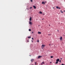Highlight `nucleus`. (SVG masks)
Segmentation results:
<instances>
[{
  "label": "nucleus",
  "mask_w": 65,
  "mask_h": 65,
  "mask_svg": "<svg viewBox=\"0 0 65 65\" xmlns=\"http://www.w3.org/2000/svg\"><path fill=\"white\" fill-rule=\"evenodd\" d=\"M45 45H42L41 46V48L42 49H43V48L45 46Z\"/></svg>",
  "instance_id": "obj_1"
},
{
  "label": "nucleus",
  "mask_w": 65,
  "mask_h": 65,
  "mask_svg": "<svg viewBox=\"0 0 65 65\" xmlns=\"http://www.w3.org/2000/svg\"><path fill=\"white\" fill-rule=\"evenodd\" d=\"M60 61V59H57L56 60V62H59Z\"/></svg>",
  "instance_id": "obj_2"
},
{
  "label": "nucleus",
  "mask_w": 65,
  "mask_h": 65,
  "mask_svg": "<svg viewBox=\"0 0 65 65\" xmlns=\"http://www.w3.org/2000/svg\"><path fill=\"white\" fill-rule=\"evenodd\" d=\"M29 24L30 25H32V22H31L30 21H29Z\"/></svg>",
  "instance_id": "obj_3"
},
{
  "label": "nucleus",
  "mask_w": 65,
  "mask_h": 65,
  "mask_svg": "<svg viewBox=\"0 0 65 65\" xmlns=\"http://www.w3.org/2000/svg\"><path fill=\"white\" fill-rule=\"evenodd\" d=\"M42 57V56H39L38 57V59L40 58H41V57Z\"/></svg>",
  "instance_id": "obj_4"
},
{
  "label": "nucleus",
  "mask_w": 65,
  "mask_h": 65,
  "mask_svg": "<svg viewBox=\"0 0 65 65\" xmlns=\"http://www.w3.org/2000/svg\"><path fill=\"white\" fill-rule=\"evenodd\" d=\"M62 37H61L60 38V40H62Z\"/></svg>",
  "instance_id": "obj_5"
},
{
  "label": "nucleus",
  "mask_w": 65,
  "mask_h": 65,
  "mask_svg": "<svg viewBox=\"0 0 65 65\" xmlns=\"http://www.w3.org/2000/svg\"><path fill=\"white\" fill-rule=\"evenodd\" d=\"M34 59H32L31 60V62H33V61H34Z\"/></svg>",
  "instance_id": "obj_6"
},
{
  "label": "nucleus",
  "mask_w": 65,
  "mask_h": 65,
  "mask_svg": "<svg viewBox=\"0 0 65 65\" xmlns=\"http://www.w3.org/2000/svg\"><path fill=\"white\" fill-rule=\"evenodd\" d=\"M33 7L35 9L36 8V6H33Z\"/></svg>",
  "instance_id": "obj_7"
},
{
  "label": "nucleus",
  "mask_w": 65,
  "mask_h": 65,
  "mask_svg": "<svg viewBox=\"0 0 65 65\" xmlns=\"http://www.w3.org/2000/svg\"><path fill=\"white\" fill-rule=\"evenodd\" d=\"M45 4V3H44V2L43 1L42 2V4Z\"/></svg>",
  "instance_id": "obj_8"
},
{
  "label": "nucleus",
  "mask_w": 65,
  "mask_h": 65,
  "mask_svg": "<svg viewBox=\"0 0 65 65\" xmlns=\"http://www.w3.org/2000/svg\"><path fill=\"white\" fill-rule=\"evenodd\" d=\"M31 20H32V18L31 17H30L29 19V20L30 21H31Z\"/></svg>",
  "instance_id": "obj_9"
},
{
  "label": "nucleus",
  "mask_w": 65,
  "mask_h": 65,
  "mask_svg": "<svg viewBox=\"0 0 65 65\" xmlns=\"http://www.w3.org/2000/svg\"><path fill=\"white\" fill-rule=\"evenodd\" d=\"M38 34H41V32H40L39 31L38 32Z\"/></svg>",
  "instance_id": "obj_10"
},
{
  "label": "nucleus",
  "mask_w": 65,
  "mask_h": 65,
  "mask_svg": "<svg viewBox=\"0 0 65 65\" xmlns=\"http://www.w3.org/2000/svg\"><path fill=\"white\" fill-rule=\"evenodd\" d=\"M56 8H57V9H59V7L56 6Z\"/></svg>",
  "instance_id": "obj_11"
},
{
  "label": "nucleus",
  "mask_w": 65,
  "mask_h": 65,
  "mask_svg": "<svg viewBox=\"0 0 65 65\" xmlns=\"http://www.w3.org/2000/svg\"><path fill=\"white\" fill-rule=\"evenodd\" d=\"M44 62H42V63H41V65H42V64H44Z\"/></svg>",
  "instance_id": "obj_12"
},
{
  "label": "nucleus",
  "mask_w": 65,
  "mask_h": 65,
  "mask_svg": "<svg viewBox=\"0 0 65 65\" xmlns=\"http://www.w3.org/2000/svg\"><path fill=\"white\" fill-rule=\"evenodd\" d=\"M42 12H41V11H40V14H42Z\"/></svg>",
  "instance_id": "obj_13"
},
{
  "label": "nucleus",
  "mask_w": 65,
  "mask_h": 65,
  "mask_svg": "<svg viewBox=\"0 0 65 65\" xmlns=\"http://www.w3.org/2000/svg\"><path fill=\"white\" fill-rule=\"evenodd\" d=\"M55 64H58V62L56 61V62L55 63Z\"/></svg>",
  "instance_id": "obj_14"
},
{
  "label": "nucleus",
  "mask_w": 65,
  "mask_h": 65,
  "mask_svg": "<svg viewBox=\"0 0 65 65\" xmlns=\"http://www.w3.org/2000/svg\"><path fill=\"white\" fill-rule=\"evenodd\" d=\"M31 36H29L28 37V38H31Z\"/></svg>",
  "instance_id": "obj_15"
},
{
  "label": "nucleus",
  "mask_w": 65,
  "mask_h": 65,
  "mask_svg": "<svg viewBox=\"0 0 65 65\" xmlns=\"http://www.w3.org/2000/svg\"><path fill=\"white\" fill-rule=\"evenodd\" d=\"M51 58H53V56H51Z\"/></svg>",
  "instance_id": "obj_16"
},
{
  "label": "nucleus",
  "mask_w": 65,
  "mask_h": 65,
  "mask_svg": "<svg viewBox=\"0 0 65 65\" xmlns=\"http://www.w3.org/2000/svg\"><path fill=\"white\" fill-rule=\"evenodd\" d=\"M31 29H29V31H31Z\"/></svg>",
  "instance_id": "obj_17"
},
{
  "label": "nucleus",
  "mask_w": 65,
  "mask_h": 65,
  "mask_svg": "<svg viewBox=\"0 0 65 65\" xmlns=\"http://www.w3.org/2000/svg\"><path fill=\"white\" fill-rule=\"evenodd\" d=\"M30 1L31 2H33V1H32V0H30Z\"/></svg>",
  "instance_id": "obj_18"
},
{
  "label": "nucleus",
  "mask_w": 65,
  "mask_h": 65,
  "mask_svg": "<svg viewBox=\"0 0 65 65\" xmlns=\"http://www.w3.org/2000/svg\"><path fill=\"white\" fill-rule=\"evenodd\" d=\"M37 42H39V40H38L37 41Z\"/></svg>",
  "instance_id": "obj_19"
},
{
  "label": "nucleus",
  "mask_w": 65,
  "mask_h": 65,
  "mask_svg": "<svg viewBox=\"0 0 65 65\" xmlns=\"http://www.w3.org/2000/svg\"><path fill=\"white\" fill-rule=\"evenodd\" d=\"M30 8V9H32V7H31Z\"/></svg>",
  "instance_id": "obj_20"
},
{
  "label": "nucleus",
  "mask_w": 65,
  "mask_h": 65,
  "mask_svg": "<svg viewBox=\"0 0 65 65\" xmlns=\"http://www.w3.org/2000/svg\"><path fill=\"white\" fill-rule=\"evenodd\" d=\"M61 8L60 7L58 8V9H60Z\"/></svg>",
  "instance_id": "obj_21"
},
{
  "label": "nucleus",
  "mask_w": 65,
  "mask_h": 65,
  "mask_svg": "<svg viewBox=\"0 0 65 65\" xmlns=\"http://www.w3.org/2000/svg\"><path fill=\"white\" fill-rule=\"evenodd\" d=\"M27 41L28 42H29V40H27Z\"/></svg>",
  "instance_id": "obj_22"
},
{
  "label": "nucleus",
  "mask_w": 65,
  "mask_h": 65,
  "mask_svg": "<svg viewBox=\"0 0 65 65\" xmlns=\"http://www.w3.org/2000/svg\"><path fill=\"white\" fill-rule=\"evenodd\" d=\"M61 60H60V61H59V62H60V63L61 62Z\"/></svg>",
  "instance_id": "obj_23"
},
{
  "label": "nucleus",
  "mask_w": 65,
  "mask_h": 65,
  "mask_svg": "<svg viewBox=\"0 0 65 65\" xmlns=\"http://www.w3.org/2000/svg\"><path fill=\"white\" fill-rule=\"evenodd\" d=\"M61 13H63V12H62Z\"/></svg>",
  "instance_id": "obj_24"
},
{
  "label": "nucleus",
  "mask_w": 65,
  "mask_h": 65,
  "mask_svg": "<svg viewBox=\"0 0 65 65\" xmlns=\"http://www.w3.org/2000/svg\"><path fill=\"white\" fill-rule=\"evenodd\" d=\"M32 34H33V33H34L33 32H32Z\"/></svg>",
  "instance_id": "obj_25"
},
{
  "label": "nucleus",
  "mask_w": 65,
  "mask_h": 65,
  "mask_svg": "<svg viewBox=\"0 0 65 65\" xmlns=\"http://www.w3.org/2000/svg\"><path fill=\"white\" fill-rule=\"evenodd\" d=\"M32 40H33V38H32Z\"/></svg>",
  "instance_id": "obj_26"
},
{
  "label": "nucleus",
  "mask_w": 65,
  "mask_h": 65,
  "mask_svg": "<svg viewBox=\"0 0 65 65\" xmlns=\"http://www.w3.org/2000/svg\"><path fill=\"white\" fill-rule=\"evenodd\" d=\"M50 63H52V62H50Z\"/></svg>",
  "instance_id": "obj_27"
},
{
  "label": "nucleus",
  "mask_w": 65,
  "mask_h": 65,
  "mask_svg": "<svg viewBox=\"0 0 65 65\" xmlns=\"http://www.w3.org/2000/svg\"><path fill=\"white\" fill-rule=\"evenodd\" d=\"M48 35H51V34H49Z\"/></svg>",
  "instance_id": "obj_28"
},
{
  "label": "nucleus",
  "mask_w": 65,
  "mask_h": 65,
  "mask_svg": "<svg viewBox=\"0 0 65 65\" xmlns=\"http://www.w3.org/2000/svg\"><path fill=\"white\" fill-rule=\"evenodd\" d=\"M44 3H46V2H44Z\"/></svg>",
  "instance_id": "obj_29"
},
{
  "label": "nucleus",
  "mask_w": 65,
  "mask_h": 65,
  "mask_svg": "<svg viewBox=\"0 0 65 65\" xmlns=\"http://www.w3.org/2000/svg\"><path fill=\"white\" fill-rule=\"evenodd\" d=\"M60 11L61 12H62V10H61V11Z\"/></svg>",
  "instance_id": "obj_30"
},
{
  "label": "nucleus",
  "mask_w": 65,
  "mask_h": 65,
  "mask_svg": "<svg viewBox=\"0 0 65 65\" xmlns=\"http://www.w3.org/2000/svg\"><path fill=\"white\" fill-rule=\"evenodd\" d=\"M49 45H51V44H49Z\"/></svg>",
  "instance_id": "obj_31"
},
{
  "label": "nucleus",
  "mask_w": 65,
  "mask_h": 65,
  "mask_svg": "<svg viewBox=\"0 0 65 65\" xmlns=\"http://www.w3.org/2000/svg\"><path fill=\"white\" fill-rule=\"evenodd\" d=\"M31 41H32V42H33V41L31 40Z\"/></svg>",
  "instance_id": "obj_32"
},
{
  "label": "nucleus",
  "mask_w": 65,
  "mask_h": 65,
  "mask_svg": "<svg viewBox=\"0 0 65 65\" xmlns=\"http://www.w3.org/2000/svg\"><path fill=\"white\" fill-rule=\"evenodd\" d=\"M57 31H59V30H57Z\"/></svg>",
  "instance_id": "obj_33"
},
{
  "label": "nucleus",
  "mask_w": 65,
  "mask_h": 65,
  "mask_svg": "<svg viewBox=\"0 0 65 65\" xmlns=\"http://www.w3.org/2000/svg\"><path fill=\"white\" fill-rule=\"evenodd\" d=\"M29 56H31V55H29Z\"/></svg>",
  "instance_id": "obj_34"
},
{
  "label": "nucleus",
  "mask_w": 65,
  "mask_h": 65,
  "mask_svg": "<svg viewBox=\"0 0 65 65\" xmlns=\"http://www.w3.org/2000/svg\"><path fill=\"white\" fill-rule=\"evenodd\" d=\"M49 26H50V25H49Z\"/></svg>",
  "instance_id": "obj_35"
},
{
  "label": "nucleus",
  "mask_w": 65,
  "mask_h": 65,
  "mask_svg": "<svg viewBox=\"0 0 65 65\" xmlns=\"http://www.w3.org/2000/svg\"><path fill=\"white\" fill-rule=\"evenodd\" d=\"M53 8H54H54H54V7H53Z\"/></svg>",
  "instance_id": "obj_36"
},
{
  "label": "nucleus",
  "mask_w": 65,
  "mask_h": 65,
  "mask_svg": "<svg viewBox=\"0 0 65 65\" xmlns=\"http://www.w3.org/2000/svg\"><path fill=\"white\" fill-rule=\"evenodd\" d=\"M64 11V12H65V10L64 11Z\"/></svg>",
  "instance_id": "obj_37"
}]
</instances>
